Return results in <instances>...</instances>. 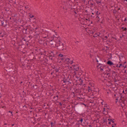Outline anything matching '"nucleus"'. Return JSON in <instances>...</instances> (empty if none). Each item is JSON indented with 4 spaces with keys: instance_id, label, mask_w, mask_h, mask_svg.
<instances>
[{
    "instance_id": "44",
    "label": "nucleus",
    "mask_w": 127,
    "mask_h": 127,
    "mask_svg": "<svg viewBox=\"0 0 127 127\" xmlns=\"http://www.w3.org/2000/svg\"><path fill=\"white\" fill-rule=\"evenodd\" d=\"M80 123H79V121H78L76 123V125L77 126H78V125L79 124H80Z\"/></svg>"
},
{
    "instance_id": "53",
    "label": "nucleus",
    "mask_w": 127,
    "mask_h": 127,
    "mask_svg": "<svg viewBox=\"0 0 127 127\" xmlns=\"http://www.w3.org/2000/svg\"><path fill=\"white\" fill-rule=\"evenodd\" d=\"M25 43L26 45H27V46L28 45V44L29 43V42H25Z\"/></svg>"
},
{
    "instance_id": "55",
    "label": "nucleus",
    "mask_w": 127,
    "mask_h": 127,
    "mask_svg": "<svg viewBox=\"0 0 127 127\" xmlns=\"http://www.w3.org/2000/svg\"><path fill=\"white\" fill-rule=\"evenodd\" d=\"M59 105H60V106H62V104L61 102H59Z\"/></svg>"
},
{
    "instance_id": "51",
    "label": "nucleus",
    "mask_w": 127,
    "mask_h": 127,
    "mask_svg": "<svg viewBox=\"0 0 127 127\" xmlns=\"http://www.w3.org/2000/svg\"><path fill=\"white\" fill-rule=\"evenodd\" d=\"M1 107L4 108V109H5L6 108V107L5 106H3Z\"/></svg>"
},
{
    "instance_id": "50",
    "label": "nucleus",
    "mask_w": 127,
    "mask_h": 127,
    "mask_svg": "<svg viewBox=\"0 0 127 127\" xmlns=\"http://www.w3.org/2000/svg\"><path fill=\"white\" fill-rule=\"evenodd\" d=\"M82 94H80V95H79L80 96V97H85V98L87 97H86L85 96H84L83 97V95L82 96Z\"/></svg>"
},
{
    "instance_id": "2",
    "label": "nucleus",
    "mask_w": 127,
    "mask_h": 127,
    "mask_svg": "<svg viewBox=\"0 0 127 127\" xmlns=\"http://www.w3.org/2000/svg\"><path fill=\"white\" fill-rule=\"evenodd\" d=\"M89 86H88V99L94 98L93 93L92 92V88L94 86V84L91 81H89Z\"/></svg>"
},
{
    "instance_id": "25",
    "label": "nucleus",
    "mask_w": 127,
    "mask_h": 127,
    "mask_svg": "<svg viewBox=\"0 0 127 127\" xmlns=\"http://www.w3.org/2000/svg\"><path fill=\"white\" fill-rule=\"evenodd\" d=\"M97 4H99L102 1V0H95Z\"/></svg>"
},
{
    "instance_id": "37",
    "label": "nucleus",
    "mask_w": 127,
    "mask_h": 127,
    "mask_svg": "<svg viewBox=\"0 0 127 127\" xmlns=\"http://www.w3.org/2000/svg\"><path fill=\"white\" fill-rule=\"evenodd\" d=\"M8 1L12 4L13 3V2H14V1L13 0H8Z\"/></svg>"
},
{
    "instance_id": "46",
    "label": "nucleus",
    "mask_w": 127,
    "mask_h": 127,
    "mask_svg": "<svg viewBox=\"0 0 127 127\" xmlns=\"http://www.w3.org/2000/svg\"><path fill=\"white\" fill-rule=\"evenodd\" d=\"M39 42L40 43L42 44V40L41 39H40L39 40Z\"/></svg>"
},
{
    "instance_id": "58",
    "label": "nucleus",
    "mask_w": 127,
    "mask_h": 127,
    "mask_svg": "<svg viewBox=\"0 0 127 127\" xmlns=\"http://www.w3.org/2000/svg\"><path fill=\"white\" fill-rule=\"evenodd\" d=\"M43 53L42 52H40V53H39V55H43Z\"/></svg>"
},
{
    "instance_id": "17",
    "label": "nucleus",
    "mask_w": 127,
    "mask_h": 127,
    "mask_svg": "<svg viewBox=\"0 0 127 127\" xmlns=\"http://www.w3.org/2000/svg\"><path fill=\"white\" fill-rule=\"evenodd\" d=\"M126 63V62H125L124 63V64H120L119 66H118V67H124L125 68L126 67V65H125V64Z\"/></svg>"
},
{
    "instance_id": "61",
    "label": "nucleus",
    "mask_w": 127,
    "mask_h": 127,
    "mask_svg": "<svg viewBox=\"0 0 127 127\" xmlns=\"http://www.w3.org/2000/svg\"><path fill=\"white\" fill-rule=\"evenodd\" d=\"M82 104H83L85 105V107H87V105L84 104V103H82Z\"/></svg>"
},
{
    "instance_id": "23",
    "label": "nucleus",
    "mask_w": 127,
    "mask_h": 127,
    "mask_svg": "<svg viewBox=\"0 0 127 127\" xmlns=\"http://www.w3.org/2000/svg\"><path fill=\"white\" fill-rule=\"evenodd\" d=\"M34 53H33V52H32V53H31L30 54V55H29V57L30 58H31L30 59V60H32L33 59H34V57L33 58H31V57L32 56H33L34 55Z\"/></svg>"
},
{
    "instance_id": "15",
    "label": "nucleus",
    "mask_w": 127,
    "mask_h": 127,
    "mask_svg": "<svg viewBox=\"0 0 127 127\" xmlns=\"http://www.w3.org/2000/svg\"><path fill=\"white\" fill-rule=\"evenodd\" d=\"M54 68L52 67V68L54 69V70H53V71H54L55 73L57 72H59V70H60V67H59L58 68H55V67L54 66Z\"/></svg>"
},
{
    "instance_id": "24",
    "label": "nucleus",
    "mask_w": 127,
    "mask_h": 127,
    "mask_svg": "<svg viewBox=\"0 0 127 127\" xmlns=\"http://www.w3.org/2000/svg\"><path fill=\"white\" fill-rule=\"evenodd\" d=\"M4 19L3 18V17L0 18V21H1V23L3 24V21H4Z\"/></svg>"
},
{
    "instance_id": "29",
    "label": "nucleus",
    "mask_w": 127,
    "mask_h": 127,
    "mask_svg": "<svg viewBox=\"0 0 127 127\" xmlns=\"http://www.w3.org/2000/svg\"><path fill=\"white\" fill-rule=\"evenodd\" d=\"M8 112V113H10V114H9V115H10V116H13V113L12 111H9Z\"/></svg>"
},
{
    "instance_id": "60",
    "label": "nucleus",
    "mask_w": 127,
    "mask_h": 127,
    "mask_svg": "<svg viewBox=\"0 0 127 127\" xmlns=\"http://www.w3.org/2000/svg\"><path fill=\"white\" fill-rule=\"evenodd\" d=\"M70 60H69L67 62V63L68 64H69V63H70Z\"/></svg>"
},
{
    "instance_id": "28",
    "label": "nucleus",
    "mask_w": 127,
    "mask_h": 127,
    "mask_svg": "<svg viewBox=\"0 0 127 127\" xmlns=\"http://www.w3.org/2000/svg\"><path fill=\"white\" fill-rule=\"evenodd\" d=\"M81 99H85V97H77V99L78 100H79Z\"/></svg>"
},
{
    "instance_id": "16",
    "label": "nucleus",
    "mask_w": 127,
    "mask_h": 127,
    "mask_svg": "<svg viewBox=\"0 0 127 127\" xmlns=\"http://www.w3.org/2000/svg\"><path fill=\"white\" fill-rule=\"evenodd\" d=\"M7 20H4V21H3V24L1 23V26H3V27H6L7 25Z\"/></svg>"
},
{
    "instance_id": "7",
    "label": "nucleus",
    "mask_w": 127,
    "mask_h": 127,
    "mask_svg": "<svg viewBox=\"0 0 127 127\" xmlns=\"http://www.w3.org/2000/svg\"><path fill=\"white\" fill-rule=\"evenodd\" d=\"M73 69L75 71H77L79 70V68L78 64L73 65Z\"/></svg>"
},
{
    "instance_id": "45",
    "label": "nucleus",
    "mask_w": 127,
    "mask_h": 127,
    "mask_svg": "<svg viewBox=\"0 0 127 127\" xmlns=\"http://www.w3.org/2000/svg\"><path fill=\"white\" fill-rule=\"evenodd\" d=\"M78 121H79V122H80L82 124V123L83 122V119H81L80 120H79Z\"/></svg>"
},
{
    "instance_id": "47",
    "label": "nucleus",
    "mask_w": 127,
    "mask_h": 127,
    "mask_svg": "<svg viewBox=\"0 0 127 127\" xmlns=\"http://www.w3.org/2000/svg\"><path fill=\"white\" fill-rule=\"evenodd\" d=\"M96 15H99L100 14V12H99L98 11H97L96 13Z\"/></svg>"
},
{
    "instance_id": "26",
    "label": "nucleus",
    "mask_w": 127,
    "mask_h": 127,
    "mask_svg": "<svg viewBox=\"0 0 127 127\" xmlns=\"http://www.w3.org/2000/svg\"><path fill=\"white\" fill-rule=\"evenodd\" d=\"M66 56H64L63 57H62L61 58H60V59L62 60L63 61H65L66 58Z\"/></svg>"
},
{
    "instance_id": "27",
    "label": "nucleus",
    "mask_w": 127,
    "mask_h": 127,
    "mask_svg": "<svg viewBox=\"0 0 127 127\" xmlns=\"http://www.w3.org/2000/svg\"><path fill=\"white\" fill-rule=\"evenodd\" d=\"M88 20V21L89 20V21L88 22V23H89V24L88 25V26H89L90 25V23L91 24H92V21H90V18H89Z\"/></svg>"
},
{
    "instance_id": "19",
    "label": "nucleus",
    "mask_w": 127,
    "mask_h": 127,
    "mask_svg": "<svg viewBox=\"0 0 127 127\" xmlns=\"http://www.w3.org/2000/svg\"><path fill=\"white\" fill-rule=\"evenodd\" d=\"M25 47H23L22 46H20L19 47H16V48L17 50H21L22 49H24Z\"/></svg>"
},
{
    "instance_id": "22",
    "label": "nucleus",
    "mask_w": 127,
    "mask_h": 127,
    "mask_svg": "<svg viewBox=\"0 0 127 127\" xmlns=\"http://www.w3.org/2000/svg\"><path fill=\"white\" fill-rule=\"evenodd\" d=\"M107 64L110 66L114 64L113 63L110 61H108L107 62Z\"/></svg>"
},
{
    "instance_id": "56",
    "label": "nucleus",
    "mask_w": 127,
    "mask_h": 127,
    "mask_svg": "<svg viewBox=\"0 0 127 127\" xmlns=\"http://www.w3.org/2000/svg\"><path fill=\"white\" fill-rule=\"evenodd\" d=\"M91 1H90H90H88V4H90V3H91Z\"/></svg>"
},
{
    "instance_id": "1",
    "label": "nucleus",
    "mask_w": 127,
    "mask_h": 127,
    "mask_svg": "<svg viewBox=\"0 0 127 127\" xmlns=\"http://www.w3.org/2000/svg\"><path fill=\"white\" fill-rule=\"evenodd\" d=\"M60 37H50L48 41L51 45H54L55 48L60 51L65 50L66 48H64V43L60 40Z\"/></svg>"
},
{
    "instance_id": "41",
    "label": "nucleus",
    "mask_w": 127,
    "mask_h": 127,
    "mask_svg": "<svg viewBox=\"0 0 127 127\" xmlns=\"http://www.w3.org/2000/svg\"><path fill=\"white\" fill-rule=\"evenodd\" d=\"M108 121H110V122H112V123H114V121H113V120H112L111 119H108Z\"/></svg>"
},
{
    "instance_id": "32",
    "label": "nucleus",
    "mask_w": 127,
    "mask_h": 127,
    "mask_svg": "<svg viewBox=\"0 0 127 127\" xmlns=\"http://www.w3.org/2000/svg\"><path fill=\"white\" fill-rule=\"evenodd\" d=\"M58 56L60 58H61L62 57H63L64 56L63 55L61 54H59Z\"/></svg>"
},
{
    "instance_id": "3",
    "label": "nucleus",
    "mask_w": 127,
    "mask_h": 127,
    "mask_svg": "<svg viewBox=\"0 0 127 127\" xmlns=\"http://www.w3.org/2000/svg\"><path fill=\"white\" fill-rule=\"evenodd\" d=\"M57 52L55 51H49L48 55L49 58L51 60L53 59V58L57 56Z\"/></svg>"
},
{
    "instance_id": "43",
    "label": "nucleus",
    "mask_w": 127,
    "mask_h": 127,
    "mask_svg": "<svg viewBox=\"0 0 127 127\" xmlns=\"http://www.w3.org/2000/svg\"><path fill=\"white\" fill-rule=\"evenodd\" d=\"M56 97H57V98H56V99H55V101H57V100L59 98V96L57 95L56 96Z\"/></svg>"
},
{
    "instance_id": "34",
    "label": "nucleus",
    "mask_w": 127,
    "mask_h": 127,
    "mask_svg": "<svg viewBox=\"0 0 127 127\" xmlns=\"http://www.w3.org/2000/svg\"><path fill=\"white\" fill-rule=\"evenodd\" d=\"M20 12H21L22 14H24L25 13V11L21 9Z\"/></svg>"
},
{
    "instance_id": "36",
    "label": "nucleus",
    "mask_w": 127,
    "mask_h": 127,
    "mask_svg": "<svg viewBox=\"0 0 127 127\" xmlns=\"http://www.w3.org/2000/svg\"><path fill=\"white\" fill-rule=\"evenodd\" d=\"M102 64L100 63L97 66V67H99V68L100 69L101 68V67Z\"/></svg>"
},
{
    "instance_id": "11",
    "label": "nucleus",
    "mask_w": 127,
    "mask_h": 127,
    "mask_svg": "<svg viewBox=\"0 0 127 127\" xmlns=\"http://www.w3.org/2000/svg\"><path fill=\"white\" fill-rule=\"evenodd\" d=\"M92 98L88 99V104L89 103V105L90 106H91L92 105V104L93 103V101L92 100H90Z\"/></svg>"
},
{
    "instance_id": "42",
    "label": "nucleus",
    "mask_w": 127,
    "mask_h": 127,
    "mask_svg": "<svg viewBox=\"0 0 127 127\" xmlns=\"http://www.w3.org/2000/svg\"><path fill=\"white\" fill-rule=\"evenodd\" d=\"M70 60V59H69L68 58H66L65 61L66 62H67L69 60Z\"/></svg>"
},
{
    "instance_id": "13",
    "label": "nucleus",
    "mask_w": 127,
    "mask_h": 127,
    "mask_svg": "<svg viewBox=\"0 0 127 127\" xmlns=\"http://www.w3.org/2000/svg\"><path fill=\"white\" fill-rule=\"evenodd\" d=\"M87 118H86V119L85 120V122H84L83 123H82V125L84 127H87V122L86 121V120H87Z\"/></svg>"
},
{
    "instance_id": "39",
    "label": "nucleus",
    "mask_w": 127,
    "mask_h": 127,
    "mask_svg": "<svg viewBox=\"0 0 127 127\" xmlns=\"http://www.w3.org/2000/svg\"><path fill=\"white\" fill-rule=\"evenodd\" d=\"M13 5L14 6H16L18 4H17L16 3V0H15V1H14V2H13Z\"/></svg>"
},
{
    "instance_id": "14",
    "label": "nucleus",
    "mask_w": 127,
    "mask_h": 127,
    "mask_svg": "<svg viewBox=\"0 0 127 127\" xmlns=\"http://www.w3.org/2000/svg\"><path fill=\"white\" fill-rule=\"evenodd\" d=\"M21 43H23V42H24L25 43L27 42L28 41V40H27L25 38L23 37L22 38V39L20 40Z\"/></svg>"
},
{
    "instance_id": "8",
    "label": "nucleus",
    "mask_w": 127,
    "mask_h": 127,
    "mask_svg": "<svg viewBox=\"0 0 127 127\" xmlns=\"http://www.w3.org/2000/svg\"><path fill=\"white\" fill-rule=\"evenodd\" d=\"M64 79L63 80L64 83H65L66 82H69L70 81V79L69 78V77H67L66 78L65 77L63 78Z\"/></svg>"
},
{
    "instance_id": "5",
    "label": "nucleus",
    "mask_w": 127,
    "mask_h": 127,
    "mask_svg": "<svg viewBox=\"0 0 127 127\" xmlns=\"http://www.w3.org/2000/svg\"><path fill=\"white\" fill-rule=\"evenodd\" d=\"M83 93L82 94V96L83 95V97L85 96L87 97V89L86 88H83Z\"/></svg>"
},
{
    "instance_id": "4",
    "label": "nucleus",
    "mask_w": 127,
    "mask_h": 127,
    "mask_svg": "<svg viewBox=\"0 0 127 127\" xmlns=\"http://www.w3.org/2000/svg\"><path fill=\"white\" fill-rule=\"evenodd\" d=\"M83 108L81 106H79L75 108V111L78 113H81L83 110Z\"/></svg>"
},
{
    "instance_id": "35",
    "label": "nucleus",
    "mask_w": 127,
    "mask_h": 127,
    "mask_svg": "<svg viewBox=\"0 0 127 127\" xmlns=\"http://www.w3.org/2000/svg\"><path fill=\"white\" fill-rule=\"evenodd\" d=\"M83 115L85 117H86V118L87 117V113L86 112H85L84 114H83Z\"/></svg>"
},
{
    "instance_id": "33",
    "label": "nucleus",
    "mask_w": 127,
    "mask_h": 127,
    "mask_svg": "<svg viewBox=\"0 0 127 127\" xmlns=\"http://www.w3.org/2000/svg\"><path fill=\"white\" fill-rule=\"evenodd\" d=\"M38 28L37 27H36V28H33V31H34L36 33V32L35 30H37L38 29Z\"/></svg>"
},
{
    "instance_id": "30",
    "label": "nucleus",
    "mask_w": 127,
    "mask_h": 127,
    "mask_svg": "<svg viewBox=\"0 0 127 127\" xmlns=\"http://www.w3.org/2000/svg\"><path fill=\"white\" fill-rule=\"evenodd\" d=\"M45 35H44V34L42 35V37L43 38H47V37H48V35L47 34L46 35V34H45Z\"/></svg>"
},
{
    "instance_id": "38",
    "label": "nucleus",
    "mask_w": 127,
    "mask_h": 127,
    "mask_svg": "<svg viewBox=\"0 0 127 127\" xmlns=\"http://www.w3.org/2000/svg\"><path fill=\"white\" fill-rule=\"evenodd\" d=\"M79 81L80 82V84L81 85V84H82V83L83 82V80L81 78H80L79 79Z\"/></svg>"
},
{
    "instance_id": "54",
    "label": "nucleus",
    "mask_w": 127,
    "mask_h": 127,
    "mask_svg": "<svg viewBox=\"0 0 127 127\" xmlns=\"http://www.w3.org/2000/svg\"><path fill=\"white\" fill-rule=\"evenodd\" d=\"M97 34H95L93 36L94 37H97Z\"/></svg>"
},
{
    "instance_id": "20",
    "label": "nucleus",
    "mask_w": 127,
    "mask_h": 127,
    "mask_svg": "<svg viewBox=\"0 0 127 127\" xmlns=\"http://www.w3.org/2000/svg\"><path fill=\"white\" fill-rule=\"evenodd\" d=\"M93 32L92 31L89 30L88 31V35L89 36L92 35L93 34Z\"/></svg>"
},
{
    "instance_id": "21",
    "label": "nucleus",
    "mask_w": 127,
    "mask_h": 127,
    "mask_svg": "<svg viewBox=\"0 0 127 127\" xmlns=\"http://www.w3.org/2000/svg\"><path fill=\"white\" fill-rule=\"evenodd\" d=\"M3 33V32L1 31L0 30V37L1 36L2 37L4 36L5 35V34L4 33V32Z\"/></svg>"
},
{
    "instance_id": "31",
    "label": "nucleus",
    "mask_w": 127,
    "mask_h": 127,
    "mask_svg": "<svg viewBox=\"0 0 127 127\" xmlns=\"http://www.w3.org/2000/svg\"><path fill=\"white\" fill-rule=\"evenodd\" d=\"M121 29L123 30V31H126L127 30V29L126 27L124 28V27H122Z\"/></svg>"
},
{
    "instance_id": "40",
    "label": "nucleus",
    "mask_w": 127,
    "mask_h": 127,
    "mask_svg": "<svg viewBox=\"0 0 127 127\" xmlns=\"http://www.w3.org/2000/svg\"><path fill=\"white\" fill-rule=\"evenodd\" d=\"M51 125V127H53L54 126V123L53 122H51L50 123Z\"/></svg>"
},
{
    "instance_id": "64",
    "label": "nucleus",
    "mask_w": 127,
    "mask_h": 127,
    "mask_svg": "<svg viewBox=\"0 0 127 127\" xmlns=\"http://www.w3.org/2000/svg\"><path fill=\"white\" fill-rule=\"evenodd\" d=\"M56 96H54L53 97V98L55 99H56Z\"/></svg>"
},
{
    "instance_id": "48",
    "label": "nucleus",
    "mask_w": 127,
    "mask_h": 127,
    "mask_svg": "<svg viewBox=\"0 0 127 127\" xmlns=\"http://www.w3.org/2000/svg\"><path fill=\"white\" fill-rule=\"evenodd\" d=\"M29 17L31 18H33L34 17V16L33 15H32L31 14H30V15H29Z\"/></svg>"
},
{
    "instance_id": "10",
    "label": "nucleus",
    "mask_w": 127,
    "mask_h": 127,
    "mask_svg": "<svg viewBox=\"0 0 127 127\" xmlns=\"http://www.w3.org/2000/svg\"><path fill=\"white\" fill-rule=\"evenodd\" d=\"M99 62L102 64L101 67L100 69L101 71H103L104 69L105 68V66L104 64H103V63L102 62Z\"/></svg>"
},
{
    "instance_id": "6",
    "label": "nucleus",
    "mask_w": 127,
    "mask_h": 127,
    "mask_svg": "<svg viewBox=\"0 0 127 127\" xmlns=\"http://www.w3.org/2000/svg\"><path fill=\"white\" fill-rule=\"evenodd\" d=\"M122 101H121V106L123 108V107L126 105V103L127 101L125 100V99H124L123 100H122Z\"/></svg>"
},
{
    "instance_id": "49",
    "label": "nucleus",
    "mask_w": 127,
    "mask_h": 127,
    "mask_svg": "<svg viewBox=\"0 0 127 127\" xmlns=\"http://www.w3.org/2000/svg\"><path fill=\"white\" fill-rule=\"evenodd\" d=\"M113 13L114 14H116L117 12V11L115 9L113 10Z\"/></svg>"
},
{
    "instance_id": "59",
    "label": "nucleus",
    "mask_w": 127,
    "mask_h": 127,
    "mask_svg": "<svg viewBox=\"0 0 127 127\" xmlns=\"http://www.w3.org/2000/svg\"><path fill=\"white\" fill-rule=\"evenodd\" d=\"M70 64H72V63H73V61L72 60L71 61H70Z\"/></svg>"
},
{
    "instance_id": "12",
    "label": "nucleus",
    "mask_w": 127,
    "mask_h": 127,
    "mask_svg": "<svg viewBox=\"0 0 127 127\" xmlns=\"http://www.w3.org/2000/svg\"><path fill=\"white\" fill-rule=\"evenodd\" d=\"M105 74L107 76H106V77H108L110 76L111 74L110 70H109V71L108 70H107V71H106V73H105Z\"/></svg>"
},
{
    "instance_id": "57",
    "label": "nucleus",
    "mask_w": 127,
    "mask_h": 127,
    "mask_svg": "<svg viewBox=\"0 0 127 127\" xmlns=\"http://www.w3.org/2000/svg\"><path fill=\"white\" fill-rule=\"evenodd\" d=\"M89 111L88 110V111H89L90 112V113H89V114H90L91 113V110L90 109L89 110Z\"/></svg>"
},
{
    "instance_id": "18",
    "label": "nucleus",
    "mask_w": 127,
    "mask_h": 127,
    "mask_svg": "<svg viewBox=\"0 0 127 127\" xmlns=\"http://www.w3.org/2000/svg\"><path fill=\"white\" fill-rule=\"evenodd\" d=\"M24 63V62H23V63L21 65V67L23 68H25L26 66H28L29 65L28 63L26 64H25Z\"/></svg>"
},
{
    "instance_id": "62",
    "label": "nucleus",
    "mask_w": 127,
    "mask_h": 127,
    "mask_svg": "<svg viewBox=\"0 0 127 127\" xmlns=\"http://www.w3.org/2000/svg\"><path fill=\"white\" fill-rule=\"evenodd\" d=\"M124 35H122V36L120 37V38H122V37H124Z\"/></svg>"
},
{
    "instance_id": "52",
    "label": "nucleus",
    "mask_w": 127,
    "mask_h": 127,
    "mask_svg": "<svg viewBox=\"0 0 127 127\" xmlns=\"http://www.w3.org/2000/svg\"><path fill=\"white\" fill-rule=\"evenodd\" d=\"M116 126V124H113L112 125V127H114L115 126Z\"/></svg>"
},
{
    "instance_id": "63",
    "label": "nucleus",
    "mask_w": 127,
    "mask_h": 127,
    "mask_svg": "<svg viewBox=\"0 0 127 127\" xmlns=\"http://www.w3.org/2000/svg\"><path fill=\"white\" fill-rule=\"evenodd\" d=\"M105 108H103V112H105Z\"/></svg>"
},
{
    "instance_id": "9",
    "label": "nucleus",
    "mask_w": 127,
    "mask_h": 127,
    "mask_svg": "<svg viewBox=\"0 0 127 127\" xmlns=\"http://www.w3.org/2000/svg\"><path fill=\"white\" fill-rule=\"evenodd\" d=\"M24 43H21V41L20 42H17V43L16 44L18 45V46L17 47H19L20 46H22L23 47H25V45L24 44Z\"/></svg>"
}]
</instances>
